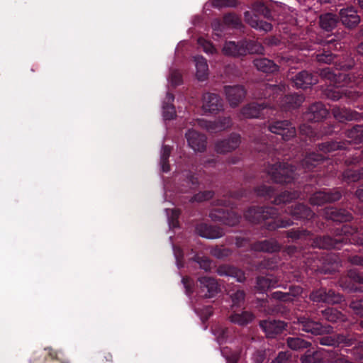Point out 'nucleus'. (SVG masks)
<instances>
[{
	"label": "nucleus",
	"mask_w": 363,
	"mask_h": 363,
	"mask_svg": "<svg viewBox=\"0 0 363 363\" xmlns=\"http://www.w3.org/2000/svg\"><path fill=\"white\" fill-rule=\"evenodd\" d=\"M294 196H292V195L289 192H285L282 194H281L277 199L276 203H279L281 202L286 203L290 201L292 199H294Z\"/></svg>",
	"instance_id": "obj_49"
},
{
	"label": "nucleus",
	"mask_w": 363,
	"mask_h": 363,
	"mask_svg": "<svg viewBox=\"0 0 363 363\" xmlns=\"http://www.w3.org/2000/svg\"><path fill=\"white\" fill-rule=\"evenodd\" d=\"M259 13L262 14L266 18H269L270 16L269 10L262 4H258L255 9Z\"/></svg>",
	"instance_id": "obj_52"
},
{
	"label": "nucleus",
	"mask_w": 363,
	"mask_h": 363,
	"mask_svg": "<svg viewBox=\"0 0 363 363\" xmlns=\"http://www.w3.org/2000/svg\"><path fill=\"white\" fill-rule=\"evenodd\" d=\"M333 100H337L340 99V96L338 94H336L335 93L332 94L331 96H329Z\"/></svg>",
	"instance_id": "obj_62"
},
{
	"label": "nucleus",
	"mask_w": 363,
	"mask_h": 363,
	"mask_svg": "<svg viewBox=\"0 0 363 363\" xmlns=\"http://www.w3.org/2000/svg\"><path fill=\"white\" fill-rule=\"evenodd\" d=\"M334 116L336 118L340 121L345 120H353L357 119L355 116H353L351 113H350L347 110L343 111V113H341L337 111H334Z\"/></svg>",
	"instance_id": "obj_44"
},
{
	"label": "nucleus",
	"mask_w": 363,
	"mask_h": 363,
	"mask_svg": "<svg viewBox=\"0 0 363 363\" xmlns=\"http://www.w3.org/2000/svg\"><path fill=\"white\" fill-rule=\"evenodd\" d=\"M269 130L281 135L284 140H288L296 135V130L288 121H276L269 125Z\"/></svg>",
	"instance_id": "obj_5"
},
{
	"label": "nucleus",
	"mask_w": 363,
	"mask_h": 363,
	"mask_svg": "<svg viewBox=\"0 0 363 363\" xmlns=\"http://www.w3.org/2000/svg\"><path fill=\"white\" fill-rule=\"evenodd\" d=\"M210 217L214 220H220L228 225H235L239 223L240 218L235 213L225 212L219 209L214 210L210 213Z\"/></svg>",
	"instance_id": "obj_9"
},
{
	"label": "nucleus",
	"mask_w": 363,
	"mask_h": 363,
	"mask_svg": "<svg viewBox=\"0 0 363 363\" xmlns=\"http://www.w3.org/2000/svg\"><path fill=\"white\" fill-rule=\"evenodd\" d=\"M222 52L225 55L237 57L246 55L247 49L245 47L244 41L238 43L234 41H228L225 43Z\"/></svg>",
	"instance_id": "obj_10"
},
{
	"label": "nucleus",
	"mask_w": 363,
	"mask_h": 363,
	"mask_svg": "<svg viewBox=\"0 0 363 363\" xmlns=\"http://www.w3.org/2000/svg\"><path fill=\"white\" fill-rule=\"evenodd\" d=\"M345 340V338L342 335H339L336 340H335L334 339H333L330 337H322L320 339V344L323 345L333 346V345H336L337 344L344 342Z\"/></svg>",
	"instance_id": "obj_38"
},
{
	"label": "nucleus",
	"mask_w": 363,
	"mask_h": 363,
	"mask_svg": "<svg viewBox=\"0 0 363 363\" xmlns=\"http://www.w3.org/2000/svg\"><path fill=\"white\" fill-rule=\"evenodd\" d=\"M173 101V95L169 93H167L165 98V101L164 102L162 106L163 117L165 120L173 119L176 115L174 107L172 104Z\"/></svg>",
	"instance_id": "obj_25"
},
{
	"label": "nucleus",
	"mask_w": 363,
	"mask_h": 363,
	"mask_svg": "<svg viewBox=\"0 0 363 363\" xmlns=\"http://www.w3.org/2000/svg\"><path fill=\"white\" fill-rule=\"evenodd\" d=\"M205 311L201 314L202 318H208L212 313L211 308L206 307L203 309Z\"/></svg>",
	"instance_id": "obj_59"
},
{
	"label": "nucleus",
	"mask_w": 363,
	"mask_h": 363,
	"mask_svg": "<svg viewBox=\"0 0 363 363\" xmlns=\"http://www.w3.org/2000/svg\"><path fill=\"white\" fill-rule=\"evenodd\" d=\"M160 165L162 168V170L164 172H167L169 171V164L168 160H161Z\"/></svg>",
	"instance_id": "obj_57"
},
{
	"label": "nucleus",
	"mask_w": 363,
	"mask_h": 363,
	"mask_svg": "<svg viewBox=\"0 0 363 363\" xmlns=\"http://www.w3.org/2000/svg\"><path fill=\"white\" fill-rule=\"evenodd\" d=\"M289 358L287 352H281L279 353L277 357L274 359L272 363H283Z\"/></svg>",
	"instance_id": "obj_53"
},
{
	"label": "nucleus",
	"mask_w": 363,
	"mask_h": 363,
	"mask_svg": "<svg viewBox=\"0 0 363 363\" xmlns=\"http://www.w3.org/2000/svg\"><path fill=\"white\" fill-rule=\"evenodd\" d=\"M196 67V77L199 81H204L208 77V65L206 60L202 56L194 57Z\"/></svg>",
	"instance_id": "obj_14"
},
{
	"label": "nucleus",
	"mask_w": 363,
	"mask_h": 363,
	"mask_svg": "<svg viewBox=\"0 0 363 363\" xmlns=\"http://www.w3.org/2000/svg\"><path fill=\"white\" fill-rule=\"evenodd\" d=\"M232 298L233 305L232 306H238L245 298V294L242 291H237L235 294L230 295Z\"/></svg>",
	"instance_id": "obj_43"
},
{
	"label": "nucleus",
	"mask_w": 363,
	"mask_h": 363,
	"mask_svg": "<svg viewBox=\"0 0 363 363\" xmlns=\"http://www.w3.org/2000/svg\"><path fill=\"white\" fill-rule=\"evenodd\" d=\"M245 18L246 22L250 25L252 28L258 30L269 31L272 29V25L269 23L259 21L258 18L255 15H252L250 12L247 11L245 13Z\"/></svg>",
	"instance_id": "obj_19"
},
{
	"label": "nucleus",
	"mask_w": 363,
	"mask_h": 363,
	"mask_svg": "<svg viewBox=\"0 0 363 363\" xmlns=\"http://www.w3.org/2000/svg\"><path fill=\"white\" fill-rule=\"evenodd\" d=\"M256 150L258 152H264L267 154V156L275 157L276 155L274 154V152L277 151L278 150L264 145L262 147H257Z\"/></svg>",
	"instance_id": "obj_48"
},
{
	"label": "nucleus",
	"mask_w": 363,
	"mask_h": 363,
	"mask_svg": "<svg viewBox=\"0 0 363 363\" xmlns=\"http://www.w3.org/2000/svg\"><path fill=\"white\" fill-rule=\"evenodd\" d=\"M288 346L294 350L306 348L309 343L300 337H289L287 340Z\"/></svg>",
	"instance_id": "obj_33"
},
{
	"label": "nucleus",
	"mask_w": 363,
	"mask_h": 363,
	"mask_svg": "<svg viewBox=\"0 0 363 363\" xmlns=\"http://www.w3.org/2000/svg\"><path fill=\"white\" fill-rule=\"evenodd\" d=\"M188 145L195 152H202L206 148L207 138L203 134L194 129H189L185 134Z\"/></svg>",
	"instance_id": "obj_4"
},
{
	"label": "nucleus",
	"mask_w": 363,
	"mask_h": 363,
	"mask_svg": "<svg viewBox=\"0 0 363 363\" xmlns=\"http://www.w3.org/2000/svg\"><path fill=\"white\" fill-rule=\"evenodd\" d=\"M198 43L206 53L212 54L216 51V49L213 48L212 44L203 38H199L198 40Z\"/></svg>",
	"instance_id": "obj_41"
},
{
	"label": "nucleus",
	"mask_w": 363,
	"mask_h": 363,
	"mask_svg": "<svg viewBox=\"0 0 363 363\" xmlns=\"http://www.w3.org/2000/svg\"><path fill=\"white\" fill-rule=\"evenodd\" d=\"M264 109L262 104L256 103L250 104L245 106L241 111V115L245 118H257L262 114V111Z\"/></svg>",
	"instance_id": "obj_21"
},
{
	"label": "nucleus",
	"mask_w": 363,
	"mask_h": 363,
	"mask_svg": "<svg viewBox=\"0 0 363 363\" xmlns=\"http://www.w3.org/2000/svg\"><path fill=\"white\" fill-rule=\"evenodd\" d=\"M342 297L334 291L325 289H319L311 294V299L314 302H324L328 303H337L342 301Z\"/></svg>",
	"instance_id": "obj_8"
},
{
	"label": "nucleus",
	"mask_w": 363,
	"mask_h": 363,
	"mask_svg": "<svg viewBox=\"0 0 363 363\" xmlns=\"http://www.w3.org/2000/svg\"><path fill=\"white\" fill-rule=\"evenodd\" d=\"M199 282L201 289L203 292V296L205 297L211 298L218 293V286L215 279L208 277H203L199 279Z\"/></svg>",
	"instance_id": "obj_13"
},
{
	"label": "nucleus",
	"mask_w": 363,
	"mask_h": 363,
	"mask_svg": "<svg viewBox=\"0 0 363 363\" xmlns=\"http://www.w3.org/2000/svg\"><path fill=\"white\" fill-rule=\"evenodd\" d=\"M182 281L186 289V294L188 296H190L191 294V286L193 285V281L189 278H182Z\"/></svg>",
	"instance_id": "obj_50"
},
{
	"label": "nucleus",
	"mask_w": 363,
	"mask_h": 363,
	"mask_svg": "<svg viewBox=\"0 0 363 363\" xmlns=\"http://www.w3.org/2000/svg\"><path fill=\"white\" fill-rule=\"evenodd\" d=\"M169 81L172 85L177 86L182 82V75L177 70H172L169 77Z\"/></svg>",
	"instance_id": "obj_45"
},
{
	"label": "nucleus",
	"mask_w": 363,
	"mask_h": 363,
	"mask_svg": "<svg viewBox=\"0 0 363 363\" xmlns=\"http://www.w3.org/2000/svg\"><path fill=\"white\" fill-rule=\"evenodd\" d=\"M291 213L296 218H311L313 216L311 211L302 204L296 205Z\"/></svg>",
	"instance_id": "obj_32"
},
{
	"label": "nucleus",
	"mask_w": 363,
	"mask_h": 363,
	"mask_svg": "<svg viewBox=\"0 0 363 363\" xmlns=\"http://www.w3.org/2000/svg\"><path fill=\"white\" fill-rule=\"evenodd\" d=\"M267 91L268 92H273V94H276L277 96H278V91H281V89L280 87H278L277 86H272V85H270L267 88Z\"/></svg>",
	"instance_id": "obj_58"
},
{
	"label": "nucleus",
	"mask_w": 363,
	"mask_h": 363,
	"mask_svg": "<svg viewBox=\"0 0 363 363\" xmlns=\"http://www.w3.org/2000/svg\"><path fill=\"white\" fill-rule=\"evenodd\" d=\"M279 286L277 280L272 276H267L257 279V289L263 293L269 288Z\"/></svg>",
	"instance_id": "obj_27"
},
{
	"label": "nucleus",
	"mask_w": 363,
	"mask_h": 363,
	"mask_svg": "<svg viewBox=\"0 0 363 363\" xmlns=\"http://www.w3.org/2000/svg\"><path fill=\"white\" fill-rule=\"evenodd\" d=\"M256 68L264 72H274L278 69V66L272 60L267 58H257L254 60Z\"/></svg>",
	"instance_id": "obj_22"
},
{
	"label": "nucleus",
	"mask_w": 363,
	"mask_h": 363,
	"mask_svg": "<svg viewBox=\"0 0 363 363\" xmlns=\"http://www.w3.org/2000/svg\"><path fill=\"white\" fill-rule=\"evenodd\" d=\"M217 273L220 276H226L233 277L238 282H242L245 280L244 273L234 267L228 266H220L217 269Z\"/></svg>",
	"instance_id": "obj_20"
},
{
	"label": "nucleus",
	"mask_w": 363,
	"mask_h": 363,
	"mask_svg": "<svg viewBox=\"0 0 363 363\" xmlns=\"http://www.w3.org/2000/svg\"><path fill=\"white\" fill-rule=\"evenodd\" d=\"M301 131L308 137L313 136V131L310 126L303 125L301 127Z\"/></svg>",
	"instance_id": "obj_56"
},
{
	"label": "nucleus",
	"mask_w": 363,
	"mask_h": 363,
	"mask_svg": "<svg viewBox=\"0 0 363 363\" xmlns=\"http://www.w3.org/2000/svg\"><path fill=\"white\" fill-rule=\"evenodd\" d=\"M328 115V111L321 103H315L311 106L307 118L311 121H320Z\"/></svg>",
	"instance_id": "obj_18"
},
{
	"label": "nucleus",
	"mask_w": 363,
	"mask_h": 363,
	"mask_svg": "<svg viewBox=\"0 0 363 363\" xmlns=\"http://www.w3.org/2000/svg\"><path fill=\"white\" fill-rule=\"evenodd\" d=\"M240 143V135L232 133L228 138L216 141L214 144V150L218 154L231 152L238 147Z\"/></svg>",
	"instance_id": "obj_3"
},
{
	"label": "nucleus",
	"mask_w": 363,
	"mask_h": 363,
	"mask_svg": "<svg viewBox=\"0 0 363 363\" xmlns=\"http://www.w3.org/2000/svg\"><path fill=\"white\" fill-rule=\"evenodd\" d=\"M198 125L210 133H217L223 132L232 125V121L229 117H223L215 121H206L204 119H197Z\"/></svg>",
	"instance_id": "obj_1"
},
{
	"label": "nucleus",
	"mask_w": 363,
	"mask_h": 363,
	"mask_svg": "<svg viewBox=\"0 0 363 363\" xmlns=\"http://www.w3.org/2000/svg\"><path fill=\"white\" fill-rule=\"evenodd\" d=\"M171 147L167 145H164L162 147V159H167L169 157L171 156L170 152H171Z\"/></svg>",
	"instance_id": "obj_55"
},
{
	"label": "nucleus",
	"mask_w": 363,
	"mask_h": 363,
	"mask_svg": "<svg viewBox=\"0 0 363 363\" xmlns=\"http://www.w3.org/2000/svg\"><path fill=\"white\" fill-rule=\"evenodd\" d=\"M340 197V195L337 194L335 198H332L328 194L319 191L314 194L310 199V201L313 205L319 206L323 204L325 202L333 201L337 199Z\"/></svg>",
	"instance_id": "obj_29"
},
{
	"label": "nucleus",
	"mask_w": 363,
	"mask_h": 363,
	"mask_svg": "<svg viewBox=\"0 0 363 363\" xmlns=\"http://www.w3.org/2000/svg\"><path fill=\"white\" fill-rule=\"evenodd\" d=\"M221 99L216 94L206 93L202 98V110L206 113H216L222 110Z\"/></svg>",
	"instance_id": "obj_6"
},
{
	"label": "nucleus",
	"mask_w": 363,
	"mask_h": 363,
	"mask_svg": "<svg viewBox=\"0 0 363 363\" xmlns=\"http://www.w3.org/2000/svg\"><path fill=\"white\" fill-rule=\"evenodd\" d=\"M303 100L304 98L301 95L293 94L286 96L281 101L280 106L284 109L295 108L298 107Z\"/></svg>",
	"instance_id": "obj_23"
},
{
	"label": "nucleus",
	"mask_w": 363,
	"mask_h": 363,
	"mask_svg": "<svg viewBox=\"0 0 363 363\" xmlns=\"http://www.w3.org/2000/svg\"><path fill=\"white\" fill-rule=\"evenodd\" d=\"M356 194L359 198V199L363 201V189H359L356 191Z\"/></svg>",
	"instance_id": "obj_60"
},
{
	"label": "nucleus",
	"mask_w": 363,
	"mask_h": 363,
	"mask_svg": "<svg viewBox=\"0 0 363 363\" xmlns=\"http://www.w3.org/2000/svg\"><path fill=\"white\" fill-rule=\"evenodd\" d=\"M357 52L359 53V54H362L363 55V43H361L358 48H357Z\"/></svg>",
	"instance_id": "obj_61"
},
{
	"label": "nucleus",
	"mask_w": 363,
	"mask_h": 363,
	"mask_svg": "<svg viewBox=\"0 0 363 363\" xmlns=\"http://www.w3.org/2000/svg\"><path fill=\"white\" fill-rule=\"evenodd\" d=\"M258 356H259V359H257V361L258 362V363L262 362L264 360L263 354H259Z\"/></svg>",
	"instance_id": "obj_64"
},
{
	"label": "nucleus",
	"mask_w": 363,
	"mask_h": 363,
	"mask_svg": "<svg viewBox=\"0 0 363 363\" xmlns=\"http://www.w3.org/2000/svg\"><path fill=\"white\" fill-rule=\"evenodd\" d=\"M260 326L269 337H274V335L281 333L286 327L285 323L280 320H264L260 323Z\"/></svg>",
	"instance_id": "obj_11"
},
{
	"label": "nucleus",
	"mask_w": 363,
	"mask_h": 363,
	"mask_svg": "<svg viewBox=\"0 0 363 363\" xmlns=\"http://www.w3.org/2000/svg\"><path fill=\"white\" fill-rule=\"evenodd\" d=\"M341 146L335 142H326L323 143L321 145H319L318 147V153L315 155L314 152H313V155H310L309 159H314L313 157H321V159H325V157L323 155V153L330 152L332 151H334L335 150H337Z\"/></svg>",
	"instance_id": "obj_28"
},
{
	"label": "nucleus",
	"mask_w": 363,
	"mask_h": 363,
	"mask_svg": "<svg viewBox=\"0 0 363 363\" xmlns=\"http://www.w3.org/2000/svg\"><path fill=\"white\" fill-rule=\"evenodd\" d=\"M167 219H168V223L170 228H174L178 226V218L179 216V211L177 209L175 208H167L165 210Z\"/></svg>",
	"instance_id": "obj_34"
},
{
	"label": "nucleus",
	"mask_w": 363,
	"mask_h": 363,
	"mask_svg": "<svg viewBox=\"0 0 363 363\" xmlns=\"http://www.w3.org/2000/svg\"><path fill=\"white\" fill-rule=\"evenodd\" d=\"M193 259L199 264V267L205 271H208L211 269V262L207 257L196 255Z\"/></svg>",
	"instance_id": "obj_37"
},
{
	"label": "nucleus",
	"mask_w": 363,
	"mask_h": 363,
	"mask_svg": "<svg viewBox=\"0 0 363 363\" xmlns=\"http://www.w3.org/2000/svg\"><path fill=\"white\" fill-rule=\"evenodd\" d=\"M254 315L248 311H243L242 313H235L230 316V320L235 324L240 325H246L252 321Z\"/></svg>",
	"instance_id": "obj_26"
},
{
	"label": "nucleus",
	"mask_w": 363,
	"mask_h": 363,
	"mask_svg": "<svg viewBox=\"0 0 363 363\" xmlns=\"http://www.w3.org/2000/svg\"><path fill=\"white\" fill-rule=\"evenodd\" d=\"M337 24V18L332 13H325L320 17V25L325 30L333 29Z\"/></svg>",
	"instance_id": "obj_30"
},
{
	"label": "nucleus",
	"mask_w": 363,
	"mask_h": 363,
	"mask_svg": "<svg viewBox=\"0 0 363 363\" xmlns=\"http://www.w3.org/2000/svg\"><path fill=\"white\" fill-rule=\"evenodd\" d=\"M212 196H213V192L209 191H203V192H199L191 199V201L201 202L203 201L208 200L209 199L212 198Z\"/></svg>",
	"instance_id": "obj_42"
},
{
	"label": "nucleus",
	"mask_w": 363,
	"mask_h": 363,
	"mask_svg": "<svg viewBox=\"0 0 363 363\" xmlns=\"http://www.w3.org/2000/svg\"><path fill=\"white\" fill-rule=\"evenodd\" d=\"M333 58L331 55H318V60L319 62H323L325 63H330L333 61Z\"/></svg>",
	"instance_id": "obj_54"
},
{
	"label": "nucleus",
	"mask_w": 363,
	"mask_h": 363,
	"mask_svg": "<svg viewBox=\"0 0 363 363\" xmlns=\"http://www.w3.org/2000/svg\"><path fill=\"white\" fill-rule=\"evenodd\" d=\"M340 16L342 23L347 27L354 26L360 21L359 16L352 8L341 9Z\"/></svg>",
	"instance_id": "obj_15"
},
{
	"label": "nucleus",
	"mask_w": 363,
	"mask_h": 363,
	"mask_svg": "<svg viewBox=\"0 0 363 363\" xmlns=\"http://www.w3.org/2000/svg\"><path fill=\"white\" fill-rule=\"evenodd\" d=\"M302 294V289L299 286H294L290 289L289 293L275 291L273 293V298L283 301H293L294 297Z\"/></svg>",
	"instance_id": "obj_24"
},
{
	"label": "nucleus",
	"mask_w": 363,
	"mask_h": 363,
	"mask_svg": "<svg viewBox=\"0 0 363 363\" xmlns=\"http://www.w3.org/2000/svg\"><path fill=\"white\" fill-rule=\"evenodd\" d=\"M212 5L214 7H233L236 6L235 0H212Z\"/></svg>",
	"instance_id": "obj_39"
},
{
	"label": "nucleus",
	"mask_w": 363,
	"mask_h": 363,
	"mask_svg": "<svg viewBox=\"0 0 363 363\" xmlns=\"http://www.w3.org/2000/svg\"><path fill=\"white\" fill-rule=\"evenodd\" d=\"M245 42V47L247 49V53L262 54L264 50L263 46L257 42L250 41Z\"/></svg>",
	"instance_id": "obj_35"
},
{
	"label": "nucleus",
	"mask_w": 363,
	"mask_h": 363,
	"mask_svg": "<svg viewBox=\"0 0 363 363\" xmlns=\"http://www.w3.org/2000/svg\"><path fill=\"white\" fill-rule=\"evenodd\" d=\"M267 244V242H264L262 243V247H261V249L262 250H267V251L269 250V248L266 247Z\"/></svg>",
	"instance_id": "obj_63"
},
{
	"label": "nucleus",
	"mask_w": 363,
	"mask_h": 363,
	"mask_svg": "<svg viewBox=\"0 0 363 363\" xmlns=\"http://www.w3.org/2000/svg\"><path fill=\"white\" fill-rule=\"evenodd\" d=\"M224 21L226 24L233 26H238L240 23V18L236 15L231 13L225 16Z\"/></svg>",
	"instance_id": "obj_46"
},
{
	"label": "nucleus",
	"mask_w": 363,
	"mask_h": 363,
	"mask_svg": "<svg viewBox=\"0 0 363 363\" xmlns=\"http://www.w3.org/2000/svg\"><path fill=\"white\" fill-rule=\"evenodd\" d=\"M349 142L359 143L363 140V127L357 125L347 131V133Z\"/></svg>",
	"instance_id": "obj_31"
},
{
	"label": "nucleus",
	"mask_w": 363,
	"mask_h": 363,
	"mask_svg": "<svg viewBox=\"0 0 363 363\" xmlns=\"http://www.w3.org/2000/svg\"><path fill=\"white\" fill-rule=\"evenodd\" d=\"M173 252L176 259L177 265L179 268L182 266L180 259L183 257V253L179 248H176L174 247H173Z\"/></svg>",
	"instance_id": "obj_51"
},
{
	"label": "nucleus",
	"mask_w": 363,
	"mask_h": 363,
	"mask_svg": "<svg viewBox=\"0 0 363 363\" xmlns=\"http://www.w3.org/2000/svg\"><path fill=\"white\" fill-rule=\"evenodd\" d=\"M212 255L217 258H223L228 255L229 252L224 248L216 247L211 250Z\"/></svg>",
	"instance_id": "obj_47"
},
{
	"label": "nucleus",
	"mask_w": 363,
	"mask_h": 363,
	"mask_svg": "<svg viewBox=\"0 0 363 363\" xmlns=\"http://www.w3.org/2000/svg\"><path fill=\"white\" fill-rule=\"evenodd\" d=\"M299 325L303 330L313 335H320L328 331L326 328L322 327L319 323L305 318L299 320Z\"/></svg>",
	"instance_id": "obj_16"
},
{
	"label": "nucleus",
	"mask_w": 363,
	"mask_h": 363,
	"mask_svg": "<svg viewBox=\"0 0 363 363\" xmlns=\"http://www.w3.org/2000/svg\"><path fill=\"white\" fill-rule=\"evenodd\" d=\"M276 182L289 183L293 179L294 169L285 164L277 162L269 171Z\"/></svg>",
	"instance_id": "obj_2"
},
{
	"label": "nucleus",
	"mask_w": 363,
	"mask_h": 363,
	"mask_svg": "<svg viewBox=\"0 0 363 363\" xmlns=\"http://www.w3.org/2000/svg\"><path fill=\"white\" fill-rule=\"evenodd\" d=\"M225 94L230 106H237L245 98L246 91L240 85L225 86Z\"/></svg>",
	"instance_id": "obj_7"
},
{
	"label": "nucleus",
	"mask_w": 363,
	"mask_h": 363,
	"mask_svg": "<svg viewBox=\"0 0 363 363\" xmlns=\"http://www.w3.org/2000/svg\"><path fill=\"white\" fill-rule=\"evenodd\" d=\"M221 353L225 358L227 363H237L238 359V354L237 353L231 352L228 347L222 349Z\"/></svg>",
	"instance_id": "obj_36"
},
{
	"label": "nucleus",
	"mask_w": 363,
	"mask_h": 363,
	"mask_svg": "<svg viewBox=\"0 0 363 363\" xmlns=\"http://www.w3.org/2000/svg\"><path fill=\"white\" fill-rule=\"evenodd\" d=\"M198 234L207 239H216L220 238L223 233V230L216 226L207 224H200L196 227Z\"/></svg>",
	"instance_id": "obj_12"
},
{
	"label": "nucleus",
	"mask_w": 363,
	"mask_h": 363,
	"mask_svg": "<svg viewBox=\"0 0 363 363\" xmlns=\"http://www.w3.org/2000/svg\"><path fill=\"white\" fill-rule=\"evenodd\" d=\"M316 82V79L305 71L299 72L294 79V85L301 89H306Z\"/></svg>",
	"instance_id": "obj_17"
},
{
	"label": "nucleus",
	"mask_w": 363,
	"mask_h": 363,
	"mask_svg": "<svg viewBox=\"0 0 363 363\" xmlns=\"http://www.w3.org/2000/svg\"><path fill=\"white\" fill-rule=\"evenodd\" d=\"M323 313L325 318L330 322H335L339 319L340 314L333 308H328Z\"/></svg>",
	"instance_id": "obj_40"
}]
</instances>
